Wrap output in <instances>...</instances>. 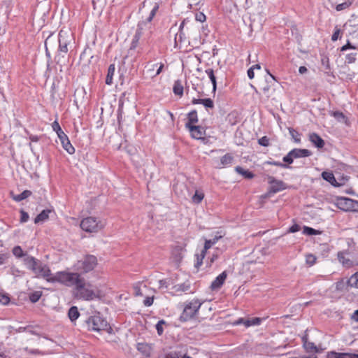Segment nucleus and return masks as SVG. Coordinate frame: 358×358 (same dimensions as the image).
<instances>
[{
  "label": "nucleus",
  "mask_w": 358,
  "mask_h": 358,
  "mask_svg": "<svg viewBox=\"0 0 358 358\" xmlns=\"http://www.w3.org/2000/svg\"><path fill=\"white\" fill-rule=\"evenodd\" d=\"M83 278L79 273L58 271L50 279L48 280V282L51 283L59 282L66 287L74 286L75 288L78 286V288H82Z\"/></svg>",
  "instance_id": "1"
},
{
  "label": "nucleus",
  "mask_w": 358,
  "mask_h": 358,
  "mask_svg": "<svg viewBox=\"0 0 358 358\" xmlns=\"http://www.w3.org/2000/svg\"><path fill=\"white\" fill-rule=\"evenodd\" d=\"M23 331H26L27 332H29V334L32 335H37L39 336V334L37 333L36 331L33 329V327L31 326H27L23 327Z\"/></svg>",
  "instance_id": "57"
},
{
  "label": "nucleus",
  "mask_w": 358,
  "mask_h": 358,
  "mask_svg": "<svg viewBox=\"0 0 358 358\" xmlns=\"http://www.w3.org/2000/svg\"><path fill=\"white\" fill-rule=\"evenodd\" d=\"M322 178L329 182L334 187H339L340 184L336 181L335 176L332 172L330 171H323L322 173Z\"/></svg>",
  "instance_id": "21"
},
{
  "label": "nucleus",
  "mask_w": 358,
  "mask_h": 358,
  "mask_svg": "<svg viewBox=\"0 0 358 358\" xmlns=\"http://www.w3.org/2000/svg\"><path fill=\"white\" fill-rule=\"evenodd\" d=\"M165 324H166V322L164 320H161L156 324V329H157V334L159 336L163 334V332H164L163 325Z\"/></svg>",
  "instance_id": "50"
},
{
  "label": "nucleus",
  "mask_w": 358,
  "mask_h": 358,
  "mask_svg": "<svg viewBox=\"0 0 358 358\" xmlns=\"http://www.w3.org/2000/svg\"><path fill=\"white\" fill-rule=\"evenodd\" d=\"M191 134V136L197 140H204L203 136L206 134V129L201 126L193 125L187 128Z\"/></svg>",
  "instance_id": "12"
},
{
  "label": "nucleus",
  "mask_w": 358,
  "mask_h": 358,
  "mask_svg": "<svg viewBox=\"0 0 358 358\" xmlns=\"http://www.w3.org/2000/svg\"><path fill=\"white\" fill-rule=\"evenodd\" d=\"M158 9H159V5L157 3H155L152 10L150 13L149 16L148 17V18L146 20V21L148 22H150L152 20L153 17L155 16L156 13L158 10Z\"/></svg>",
  "instance_id": "47"
},
{
  "label": "nucleus",
  "mask_w": 358,
  "mask_h": 358,
  "mask_svg": "<svg viewBox=\"0 0 358 358\" xmlns=\"http://www.w3.org/2000/svg\"><path fill=\"white\" fill-rule=\"evenodd\" d=\"M348 49H355V47L352 45L348 41L345 45L341 47V51H345Z\"/></svg>",
  "instance_id": "62"
},
{
  "label": "nucleus",
  "mask_w": 358,
  "mask_h": 358,
  "mask_svg": "<svg viewBox=\"0 0 358 358\" xmlns=\"http://www.w3.org/2000/svg\"><path fill=\"white\" fill-rule=\"evenodd\" d=\"M201 306V303L198 299L192 300L187 303L180 316V320L181 322H187L192 319L198 313Z\"/></svg>",
  "instance_id": "4"
},
{
  "label": "nucleus",
  "mask_w": 358,
  "mask_h": 358,
  "mask_svg": "<svg viewBox=\"0 0 358 358\" xmlns=\"http://www.w3.org/2000/svg\"><path fill=\"white\" fill-rule=\"evenodd\" d=\"M348 287L349 285L347 283V281H344L343 279H341L335 283V289L338 292H344L348 289Z\"/></svg>",
  "instance_id": "36"
},
{
  "label": "nucleus",
  "mask_w": 358,
  "mask_h": 358,
  "mask_svg": "<svg viewBox=\"0 0 358 358\" xmlns=\"http://www.w3.org/2000/svg\"><path fill=\"white\" fill-rule=\"evenodd\" d=\"M115 66L114 64H111L108 69V72L106 78V84L111 85L113 84V78L115 74Z\"/></svg>",
  "instance_id": "28"
},
{
  "label": "nucleus",
  "mask_w": 358,
  "mask_h": 358,
  "mask_svg": "<svg viewBox=\"0 0 358 358\" xmlns=\"http://www.w3.org/2000/svg\"><path fill=\"white\" fill-rule=\"evenodd\" d=\"M31 195V192L29 191V190H24L23 191L21 194H17V195H13L12 196V198L13 200H15V201H21L27 198H28L29 196H30Z\"/></svg>",
  "instance_id": "33"
},
{
  "label": "nucleus",
  "mask_w": 358,
  "mask_h": 358,
  "mask_svg": "<svg viewBox=\"0 0 358 358\" xmlns=\"http://www.w3.org/2000/svg\"><path fill=\"white\" fill-rule=\"evenodd\" d=\"M12 252L13 255L17 258H21L24 257V258L27 256H29L27 253L24 252L22 248L20 245L15 246Z\"/></svg>",
  "instance_id": "37"
},
{
  "label": "nucleus",
  "mask_w": 358,
  "mask_h": 358,
  "mask_svg": "<svg viewBox=\"0 0 358 358\" xmlns=\"http://www.w3.org/2000/svg\"><path fill=\"white\" fill-rule=\"evenodd\" d=\"M356 59H357V53L356 52H352V53L348 54L345 56V63H348V64L354 63L356 61Z\"/></svg>",
  "instance_id": "49"
},
{
  "label": "nucleus",
  "mask_w": 358,
  "mask_h": 358,
  "mask_svg": "<svg viewBox=\"0 0 358 358\" xmlns=\"http://www.w3.org/2000/svg\"><path fill=\"white\" fill-rule=\"evenodd\" d=\"M299 230H300V226L297 224H294L289 228L288 232L289 233H295V232L299 231Z\"/></svg>",
  "instance_id": "58"
},
{
  "label": "nucleus",
  "mask_w": 358,
  "mask_h": 358,
  "mask_svg": "<svg viewBox=\"0 0 358 358\" xmlns=\"http://www.w3.org/2000/svg\"><path fill=\"white\" fill-rule=\"evenodd\" d=\"M235 171L238 174L243 176L246 179H252L255 177V174L249 170H245L243 167L237 166Z\"/></svg>",
  "instance_id": "27"
},
{
  "label": "nucleus",
  "mask_w": 358,
  "mask_h": 358,
  "mask_svg": "<svg viewBox=\"0 0 358 358\" xmlns=\"http://www.w3.org/2000/svg\"><path fill=\"white\" fill-rule=\"evenodd\" d=\"M199 121L197 112L196 110H192L187 114V122L185 124V127L188 128L197 123Z\"/></svg>",
  "instance_id": "22"
},
{
  "label": "nucleus",
  "mask_w": 358,
  "mask_h": 358,
  "mask_svg": "<svg viewBox=\"0 0 358 358\" xmlns=\"http://www.w3.org/2000/svg\"><path fill=\"white\" fill-rule=\"evenodd\" d=\"M355 203L357 201L349 198L341 197L337 200V207L343 211H351L354 210Z\"/></svg>",
  "instance_id": "9"
},
{
  "label": "nucleus",
  "mask_w": 358,
  "mask_h": 358,
  "mask_svg": "<svg viewBox=\"0 0 358 358\" xmlns=\"http://www.w3.org/2000/svg\"><path fill=\"white\" fill-rule=\"evenodd\" d=\"M185 22L182 21L180 24L178 32L174 34V48L180 49L182 44L186 43V37L182 31Z\"/></svg>",
  "instance_id": "10"
},
{
  "label": "nucleus",
  "mask_w": 358,
  "mask_h": 358,
  "mask_svg": "<svg viewBox=\"0 0 358 358\" xmlns=\"http://www.w3.org/2000/svg\"><path fill=\"white\" fill-rule=\"evenodd\" d=\"M347 283L349 287L358 288V273H354L348 280Z\"/></svg>",
  "instance_id": "38"
},
{
  "label": "nucleus",
  "mask_w": 358,
  "mask_h": 358,
  "mask_svg": "<svg viewBox=\"0 0 358 358\" xmlns=\"http://www.w3.org/2000/svg\"><path fill=\"white\" fill-rule=\"evenodd\" d=\"M341 29L336 26L334 29V32L331 36V41H336L339 38Z\"/></svg>",
  "instance_id": "55"
},
{
  "label": "nucleus",
  "mask_w": 358,
  "mask_h": 358,
  "mask_svg": "<svg viewBox=\"0 0 358 358\" xmlns=\"http://www.w3.org/2000/svg\"><path fill=\"white\" fill-rule=\"evenodd\" d=\"M341 1H336V6L335 7L337 11H341L348 8L353 3V0H345L343 2L340 3Z\"/></svg>",
  "instance_id": "29"
},
{
  "label": "nucleus",
  "mask_w": 358,
  "mask_h": 358,
  "mask_svg": "<svg viewBox=\"0 0 358 358\" xmlns=\"http://www.w3.org/2000/svg\"><path fill=\"white\" fill-rule=\"evenodd\" d=\"M98 264V260L96 256L92 255H86L84 257L78 262V269L83 273H87L93 271Z\"/></svg>",
  "instance_id": "5"
},
{
  "label": "nucleus",
  "mask_w": 358,
  "mask_h": 358,
  "mask_svg": "<svg viewBox=\"0 0 358 358\" xmlns=\"http://www.w3.org/2000/svg\"><path fill=\"white\" fill-rule=\"evenodd\" d=\"M341 352H336L335 351H331L327 353V358H340Z\"/></svg>",
  "instance_id": "60"
},
{
  "label": "nucleus",
  "mask_w": 358,
  "mask_h": 358,
  "mask_svg": "<svg viewBox=\"0 0 358 358\" xmlns=\"http://www.w3.org/2000/svg\"><path fill=\"white\" fill-rule=\"evenodd\" d=\"M23 262L27 268L31 270L34 274L37 273L41 266L43 264L41 261L32 256H27L24 258Z\"/></svg>",
  "instance_id": "7"
},
{
  "label": "nucleus",
  "mask_w": 358,
  "mask_h": 358,
  "mask_svg": "<svg viewBox=\"0 0 358 358\" xmlns=\"http://www.w3.org/2000/svg\"><path fill=\"white\" fill-rule=\"evenodd\" d=\"M159 288H168L169 283L166 279L159 280Z\"/></svg>",
  "instance_id": "59"
},
{
  "label": "nucleus",
  "mask_w": 358,
  "mask_h": 358,
  "mask_svg": "<svg viewBox=\"0 0 358 358\" xmlns=\"http://www.w3.org/2000/svg\"><path fill=\"white\" fill-rule=\"evenodd\" d=\"M65 34L66 33H64L63 30H60L59 32V51L61 52L67 53L69 42L65 39Z\"/></svg>",
  "instance_id": "15"
},
{
  "label": "nucleus",
  "mask_w": 358,
  "mask_h": 358,
  "mask_svg": "<svg viewBox=\"0 0 358 358\" xmlns=\"http://www.w3.org/2000/svg\"><path fill=\"white\" fill-rule=\"evenodd\" d=\"M206 252L207 251H204V249L203 248V250L201 252V254L196 255V264L195 265L196 267L201 266V264H203V259H204Z\"/></svg>",
  "instance_id": "45"
},
{
  "label": "nucleus",
  "mask_w": 358,
  "mask_h": 358,
  "mask_svg": "<svg viewBox=\"0 0 358 358\" xmlns=\"http://www.w3.org/2000/svg\"><path fill=\"white\" fill-rule=\"evenodd\" d=\"M86 323L89 330L94 331H106L110 334L113 331L106 320L101 316L99 313L89 317Z\"/></svg>",
  "instance_id": "2"
},
{
  "label": "nucleus",
  "mask_w": 358,
  "mask_h": 358,
  "mask_svg": "<svg viewBox=\"0 0 358 358\" xmlns=\"http://www.w3.org/2000/svg\"><path fill=\"white\" fill-rule=\"evenodd\" d=\"M141 29H137L133 36L130 47L128 50L127 55L125 57H127L129 55L133 56L134 55L136 49L139 45V41L141 38Z\"/></svg>",
  "instance_id": "11"
},
{
  "label": "nucleus",
  "mask_w": 358,
  "mask_h": 358,
  "mask_svg": "<svg viewBox=\"0 0 358 358\" xmlns=\"http://www.w3.org/2000/svg\"><path fill=\"white\" fill-rule=\"evenodd\" d=\"M10 299L8 294L0 293V304L7 305Z\"/></svg>",
  "instance_id": "51"
},
{
  "label": "nucleus",
  "mask_w": 358,
  "mask_h": 358,
  "mask_svg": "<svg viewBox=\"0 0 358 358\" xmlns=\"http://www.w3.org/2000/svg\"><path fill=\"white\" fill-rule=\"evenodd\" d=\"M205 72L208 75V78H210V80L212 83V85H213L212 93L213 94H215L216 92V90H217V78L215 75V71L213 69L208 68V69H206Z\"/></svg>",
  "instance_id": "23"
},
{
  "label": "nucleus",
  "mask_w": 358,
  "mask_h": 358,
  "mask_svg": "<svg viewBox=\"0 0 358 358\" xmlns=\"http://www.w3.org/2000/svg\"><path fill=\"white\" fill-rule=\"evenodd\" d=\"M349 26L351 28L356 29L355 31H358V15H352L345 27Z\"/></svg>",
  "instance_id": "35"
},
{
  "label": "nucleus",
  "mask_w": 358,
  "mask_h": 358,
  "mask_svg": "<svg viewBox=\"0 0 358 358\" xmlns=\"http://www.w3.org/2000/svg\"><path fill=\"white\" fill-rule=\"evenodd\" d=\"M330 115L339 122L344 123L347 126H349L350 124L348 117H346L343 112L338 110L331 111Z\"/></svg>",
  "instance_id": "19"
},
{
  "label": "nucleus",
  "mask_w": 358,
  "mask_h": 358,
  "mask_svg": "<svg viewBox=\"0 0 358 358\" xmlns=\"http://www.w3.org/2000/svg\"><path fill=\"white\" fill-rule=\"evenodd\" d=\"M321 63L324 68L325 73L327 74L328 76L332 75L329 57L326 55H323L321 59Z\"/></svg>",
  "instance_id": "31"
},
{
  "label": "nucleus",
  "mask_w": 358,
  "mask_h": 358,
  "mask_svg": "<svg viewBox=\"0 0 358 358\" xmlns=\"http://www.w3.org/2000/svg\"><path fill=\"white\" fill-rule=\"evenodd\" d=\"M340 358H358V354L341 352Z\"/></svg>",
  "instance_id": "54"
},
{
  "label": "nucleus",
  "mask_w": 358,
  "mask_h": 358,
  "mask_svg": "<svg viewBox=\"0 0 358 358\" xmlns=\"http://www.w3.org/2000/svg\"><path fill=\"white\" fill-rule=\"evenodd\" d=\"M37 277L45 278L47 281L52 277L51 270L47 264H43L37 273L35 274Z\"/></svg>",
  "instance_id": "16"
},
{
  "label": "nucleus",
  "mask_w": 358,
  "mask_h": 358,
  "mask_svg": "<svg viewBox=\"0 0 358 358\" xmlns=\"http://www.w3.org/2000/svg\"><path fill=\"white\" fill-rule=\"evenodd\" d=\"M175 290L176 292H187L189 291L190 289V285L187 284L185 282L182 284H178L174 287Z\"/></svg>",
  "instance_id": "42"
},
{
  "label": "nucleus",
  "mask_w": 358,
  "mask_h": 358,
  "mask_svg": "<svg viewBox=\"0 0 358 358\" xmlns=\"http://www.w3.org/2000/svg\"><path fill=\"white\" fill-rule=\"evenodd\" d=\"M227 277V273L226 271H223L218 276L215 278V279L212 282L210 285V289L212 290H217L219 289L222 285L224 284L226 278Z\"/></svg>",
  "instance_id": "13"
},
{
  "label": "nucleus",
  "mask_w": 358,
  "mask_h": 358,
  "mask_svg": "<svg viewBox=\"0 0 358 358\" xmlns=\"http://www.w3.org/2000/svg\"><path fill=\"white\" fill-rule=\"evenodd\" d=\"M206 15L203 13H199L196 15V20L201 22H203L206 20Z\"/></svg>",
  "instance_id": "63"
},
{
  "label": "nucleus",
  "mask_w": 358,
  "mask_h": 358,
  "mask_svg": "<svg viewBox=\"0 0 358 358\" xmlns=\"http://www.w3.org/2000/svg\"><path fill=\"white\" fill-rule=\"evenodd\" d=\"M63 148L70 155L75 153V148L71 143L69 137L65 134L59 137Z\"/></svg>",
  "instance_id": "14"
},
{
  "label": "nucleus",
  "mask_w": 358,
  "mask_h": 358,
  "mask_svg": "<svg viewBox=\"0 0 358 358\" xmlns=\"http://www.w3.org/2000/svg\"><path fill=\"white\" fill-rule=\"evenodd\" d=\"M289 133L294 138V141L299 143L301 141L300 134L293 128H289Z\"/></svg>",
  "instance_id": "46"
},
{
  "label": "nucleus",
  "mask_w": 358,
  "mask_h": 358,
  "mask_svg": "<svg viewBox=\"0 0 358 358\" xmlns=\"http://www.w3.org/2000/svg\"><path fill=\"white\" fill-rule=\"evenodd\" d=\"M234 161V157L230 153H227L220 159V163L223 166H229Z\"/></svg>",
  "instance_id": "32"
},
{
  "label": "nucleus",
  "mask_w": 358,
  "mask_h": 358,
  "mask_svg": "<svg viewBox=\"0 0 358 358\" xmlns=\"http://www.w3.org/2000/svg\"><path fill=\"white\" fill-rule=\"evenodd\" d=\"M303 347L308 352H317L318 350L317 346L313 342H309L306 336L302 338Z\"/></svg>",
  "instance_id": "24"
},
{
  "label": "nucleus",
  "mask_w": 358,
  "mask_h": 358,
  "mask_svg": "<svg viewBox=\"0 0 358 358\" xmlns=\"http://www.w3.org/2000/svg\"><path fill=\"white\" fill-rule=\"evenodd\" d=\"M340 259V261L342 262L343 264L346 267H350L352 265V262L350 259H345L344 257Z\"/></svg>",
  "instance_id": "64"
},
{
  "label": "nucleus",
  "mask_w": 358,
  "mask_h": 358,
  "mask_svg": "<svg viewBox=\"0 0 358 358\" xmlns=\"http://www.w3.org/2000/svg\"><path fill=\"white\" fill-rule=\"evenodd\" d=\"M262 318L252 317L250 319H245V327H249L251 326H258L262 323Z\"/></svg>",
  "instance_id": "34"
},
{
  "label": "nucleus",
  "mask_w": 358,
  "mask_h": 358,
  "mask_svg": "<svg viewBox=\"0 0 358 358\" xmlns=\"http://www.w3.org/2000/svg\"><path fill=\"white\" fill-rule=\"evenodd\" d=\"M9 257L10 255L8 253L0 254V265L3 264Z\"/></svg>",
  "instance_id": "61"
},
{
  "label": "nucleus",
  "mask_w": 358,
  "mask_h": 358,
  "mask_svg": "<svg viewBox=\"0 0 358 358\" xmlns=\"http://www.w3.org/2000/svg\"><path fill=\"white\" fill-rule=\"evenodd\" d=\"M68 316L72 322H74L80 316V313L76 306H71L68 312Z\"/></svg>",
  "instance_id": "30"
},
{
  "label": "nucleus",
  "mask_w": 358,
  "mask_h": 358,
  "mask_svg": "<svg viewBox=\"0 0 358 358\" xmlns=\"http://www.w3.org/2000/svg\"><path fill=\"white\" fill-rule=\"evenodd\" d=\"M201 104H203L206 108L212 109L214 108V103L210 98L201 99Z\"/></svg>",
  "instance_id": "44"
},
{
  "label": "nucleus",
  "mask_w": 358,
  "mask_h": 358,
  "mask_svg": "<svg viewBox=\"0 0 358 358\" xmlns=\"http://www.w3.org/2000/svg\"><path fill=\"white\" fill-rule=\"evenodd\" d=\"M258 143L264 147H268L269 145V138L266 136H262L258 140Z\"/></svg>",
  "instance_id": "52"
},
{
  "label": "nucleus",
  "mask_w": 358,
  "mask_h": 358,
  "mask_svg": "<svg viewBox=\"0 0 358 358\" xmlns=\"http://www.w3.org/2000/svg\"><path fill=\"white\" fill-rule=\"evenodd\" d=\"M154 301V296H148L143 301L145 306L149 307L152 305Z\"/></svg>",
  "instance_id": "56"
},
{
  "label": "nucleus",
  "mask_w": 358,
  "mask_h": 358,
  "mask_svg": "<svg viewBox=\"0 0 358 358\" xmlns=\"http://www.w3.org/2000/svg\"><path fill=\"white\" fill-rule=\"evenodd\" d=\"M291 151L294 159L307 157L312 155V152L308 149L294 148Z\"/></svg>",
  "instance_id": "20"
},
{
  "label": "nucleus",
  "mask_w": 358,
  "mask_h": 358,
  "mask_svg": "<svg viewBox=\"0 0 358 358\" xmlns=\"http://www.w3.org/2000/svg\"><path fill=\"white\" fill-rule=\"evenodd\" d=\"M265 164H269V165H273V166H279V167H281V168H283V169H289V168H290V166H288V164H283L282 162H277V161H274V160L266 161L265 162Z\"/></svg>",
  "instance_id": "43"
},
{
  "label": "nucleus",
  "mask_w": 358,
  "mask_h": 358,
  "mask_svg": "<svg viewBox=\"0 0 358 358\" xmlns=\"http://www.w3.org/2000/svg\"><path fill=\"white\" fill-rule=\"evenodd\" d=\"M223 237V234L222 231H217L214 236L209 240H206L204 243V251H207L210 249L213 245H215L217 241Z\"/></svg>",
  "instance_id": "17"
},
{
  "label": "nucleus",
  "mask_w": 358,
  "mask_h": 358,
  "mask_svg": "<svg viewBox=\"0 0 358 358\" xmlns=\"http://www.w3.org/2000/svg\"><path fill=\"white\" fill-rule=\"evenodd\" d=\"M173 92L175 95L179 96L180 97L182 96L184 87L182 85L181 80H177L174 82Z\"/></svg>",
  "instance_id": "25"
},
{
  "label": "nucleus",
  "mask_w": 358,
  "mask_h": 358,
  "mask_svg": "<svg viewBox=\"0 0 358 358\" xmlns=\"http://www.w3.org/2000/svg\"><path fill=\"white\" fill-rule=\"evenodd\" d=\"M268 183L271 185L268 194H275L286 188L285 184L283 181L276 180L273 176L268 177Z\"/></svg>",
  "instance_id": "8"
},
{
  "label": "nucleus",
  "mask_w": 358,
  "mask_h": 358,
  "mask_svg": "<svg viewBox=\"0 0 358 358\" xmlns=\"http://www.w3.org/2000/svg\"><path fill=\"white\" fill-rule=\"evenodd\" d=\"M294 159V157H293L292 151H289L288 154L283 157V164H286L289 166V164L293 163Z\"/></svg>",
  "instance_id": "48"
},
{
  "label": "nucleus",
  "mask_w": 358,
  "mask_h": 358,
  "mask_svg": "<svg viewBox=\"0 0 358 358\" xmlns=\"http://www.w3.org/2000/svg\"><path fill=\"white\" fill-rule=\"evenodd\" d=\"M42 296V292L41 291H35L34 292H31L29 296V300L31 303H36L39 301Z\"/></svg>",
  "instance_id": "40"
},
{
  "label": "nucleus",
  "mask_w": 358,
  "mask_h": 358,
  "mask_svg": "<svg viewBox=\"0 0 358 358\" xmlns=\"http://www.w3.org/2000/svg\"><path fill=\"white\" fill-rule=\"evenodd\" d=\"M51 212L49 209L43 210L34 219V223L38 224L44 222L49 218V213Z\"/></svg>",
  "instance_id": "26"
},
{
  "label": "nucleus",
  "mask_w": 358,
  "mask_h": 358,
  "mask_svg": "<svg viewBox=\"0 0 358 358\" xmlns=\"http://www.w3.org/2000/svg\"><path fill=\"white\" fill-rule=\"evenodd\" d=\"M80 226L86 232L96 233L103 229V224L96 217H87L82 220Z\"/></svg>",
  "instance_id": "3"
},
{
  "label": "nucleus",
  "mask_w": 358,
  "mask_h": 358,
  "mask_svg": "<svg viewBox=\"0 0 358 358\" xmlns=\"http://www.w3.org/2000/svg\"><path fill=\"white\" fill-rule=\"evenodd\" d=\"M20 213L21 215L20 220V222L24 223L27 222L29 218V214L27 212H25L23 209H21Z\"/></svg>",
  "instance_id": "53"
},
{
  "label": "nucleus",
  "mask_w": 358,
  "mask_h": 358,
  "mask_svg": "<svg viewBox=\"0 0 358 358\" xmlns=\"http://www.w3.org/2000/svg\"><path fill=\"white\" fill-rule=\"evenodd\" d=\"M309 140L317 148H322L324 146V141L315 132L309 134Z\"/></svg>",
  "instance_id": "18"
},
{
  "label": "nucleus",
  "mask_w": 358,
  "mask_h": 358,
  "mask_svg": "<svg viewBox=\"0 0 358 358\" xmlns=\"http://www.w3.org/2000/svg\"><path fill=\"white\" fill-rule=\"evenodd\" d=\"M91 284H86V281L83 278L82 288H78V286L76 287L77 291V296L85 301L93 300L96 297V294L93 289L90 288Z\"/></svg>",
  "instance_id": "6"
},
{
  "label": "nucleus",
  "mask_w": 358,
  "mask_h": 358,
  "mask_svg": "<svg viewBox=\"0 0 358 358\" xmlns=\"http://www.w3.org/2000/svg\"><path fill=\"white\" fill-rule=\"evenodd\" d=\"M303 234L308 236L319 235L322 234V231L310 227L304 226L303 228Z\"/></svg>",
  "instance_id": "39"
},
{
  "label": "nucleus",
  "mask_w": 358,
  "mask_h": 358,
  "mask_svg": "<svg viewBox=\"0 0 358 358\" xmlns=\"http://www.w3.org/2000/svg\"><path fill=\"white\" fill-rule=\"evenodd\" d=\"M204 197V194L203 192H199L198 191L195 192V194L192 196V202L199 204L201 202Z\"/></svg>",
  "instance_id": "41"
}]
</instances>
